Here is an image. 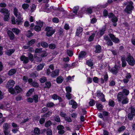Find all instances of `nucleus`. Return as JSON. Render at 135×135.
<instances>
[{
  "label": "nucleus",
  "mask_w": 135,
  "mask_h": 135,
  "mask_svg": "<svg viewBox=\"0 0 135 135\" xmlns=\"http://www.w3.org/2000/svg\"><path fill=\"white\" fill-rule=\"evenodd\" d=\"M117 99L119 101H122V103L123 104L128 103L129 102V99L127 97L123 95L121 92H119L117 95Z\"/></svg>",
  "instance_id": "nucleus-1"
},
{
  "label": "nucleus",
  "mask_w": 135,
  "mask_h": 135,
  "mask_svg": "<svg viewBox=\"0 0 135 135\" xmlns=\"http://www.w3.org/2000/svg\"><path fill=\"white\" fill-rule=\"evenodd\" d=\"M133 3L132 1H130L129 2H126L124 3L123 4L125 5H127L126 8L124 9V11L127 14H129L130 12L132 10L134 7L133 6Z\"/></svg>",
  "instance_id": "nucleus-2"
},
{
  "label": "nucleus",
  "mask_w": 135,
  "mask_h": 135,
  "mask_svg": "<svg viewBox=\"0 0 135 135\" xmlns=\"http://www.w3.org/2000/svg\"><path fill=\"white\" fill-rule=\"evenodd\" d=\"M14 13L15 15L17 17L16 19V22L17 25H19L22 22L23 18L20 14L18 11V10L16 8L14 9Z\"/></svg>",
  "instance_id": "nucleus-3"
},
{
  "label": "nucleus",
  "mask_w": 135,
  "mask_h": 135,
  "mask_svg": "<svg viewBox=\"0 0 135 135\" xmlns=\"http://www.w3.org/2000/svg\"><path fill=\"white\" fill-rule=\"evenodd\" d=\"M10 126L7 123H5L3 124V127L4 135L10 134V131L8 130L10 128Z\"/></svg>",
  "instance_id": "nucleus-4"
},
{
  "label": "nucleus",
  "mask_w": 135,
  "mask_h": 135,
  "mask_svg": "<svg viewBox=\"0 0 135 135\" xmlns=\"http://www.w3.org/2000/svg\"><path fill=\"white\" fill-rule=\"evenodd\" d=\"M46 31V35L49 37L51 36L55 32L54 29L53 30L52 27H47L45 29Z\"/></svg>",
  "instance_id": "nucleus-5"
},
{
  "label": "nucleus",
  "mask_w": 135,
  "mask_h": 135,
  "mask_svg": "<svg viewBox=\"0 0 135 135\" xmlns=\"http://www.w3.org/2000/svg\"><path fill=\"white\" fill-rule=\"evenodd\" d=\"M126 61L128 64L131 66H133L135 64V61L134 58L129 53L127 56L126 58Z\"/></svg>",
  "instance_id": "nucleus-6"
},
{
  "label": "nucleus",
  "mask_w": 135,
  "mask_h": 135,
  "mask_svg": "<svg viewBox=\"0 0 135 135\" xmlns=\"http://www.w3.org/2000/svg\"><path fill=\"white\" fill-rule=\"evenodd\" d=\"M109 35L111 40L113 42L115 43H118L120 42L119 39L115 37V36L113 34L109 33Z\"/></svg>",
  "instance_id": "nucleus-7"
},
{
  "label": "nucleus",
  "mask_w": 135,
  "mask_h": 135,
  "mask_svg": "<svg viewBox=\"0 0 135 135\" xmlns=\"http://www.w3.org/2000/svg\"><path fill=\"white\" fill-rule=\"evenodd\" d=\"M120 69L119 67L115 65L114 68H112L110 70V71L113 74L116 75L118 73V71Z\"/></svg>",
  "instance_id": "nucleus-8"
},
{
  "label": "nucleus",
  "mask_w": 135,
  "mask_h": 135,
  "mask_svg": "<svg viewBox=\"0 0 135 135\" xmlns=\"http://www.w3.org/2000/svg\"><path fill=\"white\" fill-rule=\"evenodd\" d=\"M20 59L21 61H23L24 64H27L29 62V60L28 57L25 56L24 55H22L20 57Z\"/></svg>",
  "instance_id": "nucleus-9"
},
{
  "label": "nucleus",
  "mask_w": 135,
  "mask_h": 135,
  "mask_svg": "<svg viewBox=\"0 0 135 135\" xmlns=\"http://www.w3.org/2000/svg\"><path fill=\"white\" fill-rule=\"evenodd\" d=\"M97 96L100 97L101 100L102 102H105V99L104 98V95L103 93L101 92L100 91H98L97 93Z\"/></svg>",
  "instance_id": "nucleus-10"
},
{
  "label": "nucleus",
  "mask_w": 135,
  "mask_h": 135,
  "mask_svg": "<svg viewBox=\"0 0 135 135\" xmlns=\"http://www.w3.org/2000/svg\"><path fill=\"white\" fill-rule=\"evenodd\" d=\"M15 82L13 80H10L8 82L7 84V88H12L14 85Z\"/></svg>",
  "instance_id": "nucleus-11"
},
{
  "label": "nucleus",
  "mask_w": 135,
  "mask_h": 135,
  "mask_svg": "<svg viewBox=\"0 0 135 135\" xmlns=\"http://www.w3.org/2000/svg\"><path fill=\"white\" fill-rule=\"evenodd\" d=\"M69 104L72 105V107L73 108L76 109L77 107L76 103L73 100L69 101Z\"/></svg>",
  "instance_id": "nucleus-12"
},
{
  "label": "nucleus",
  "mask_w": 135,
  "mask_h": 135,
  "mask_svg": "<svg viewBox=\"0 0 135 135\" xmlns=\"http://www.w3.org/2000/svg\"><path fill=\"white\" fill-rule=\"evenodd\" d=\"M59 71V70L57 69L52 71L51 74V76L53 78L55 77L58 75Z\"/></svg>",
  "instance_id": "nucleus-13"
},
{
  "label": "nucleus",
  "mask_w": 135,
  "mask_h": 135,
  "mask_svg": "<svg viewBox=\"0 0 135 135\" xmlns=\"http://www.w3.org/2000/svg\"><path fill=\"white\" fill-rule=\"evenodd\" d=\"M7 33L10 39L11 40H13L15 36L13 32L11 31L8 30L7 31Z\"/></svg>",
  "instance_id": "nucleus-14"
},
{
  "label": "nucleus",
  "mask_w": 135,
  "mask_h": 135,
  "mask_svg": "<svg viewBox=\"0 0 135 135\" xmlns=\"http://www.w3.org/2000/svg\"><path fill=\"white\" fill-rule=\"evenodd\" d=\"M0 12L3 13L4 15H10V13L9 12L8 9L5 8H2L0 10Z\"/></svg>",
  "instance_id": "nucleus-15"
},
{
  "label": "nucleus",
  "mask_w": 135,
  "mask_h": 135,
  "mask_svg": "<svg viewBox=\"0 0 135 135\" xmlns=\"http://www.w3.org/2000/svg\"><path fill=\"white\" fill-rule=\"evenodd\" d=\"M86 53L84 51H81L79 54L78 57L79 59H81L85 57L86 56Z\"/></svg>",
  "instance_id": "nucleus-16"
},
{
  "label": "nucleus",
  "mask_w": 135,
  "mask_h": 135,
  "mask_svg": "<svg viewBox=\"0 0 135 135\" xmlns=\"http://www.w3.org/2000/svg\"><path fill=\"white\" fill-rule=\"evenodd\" d=\"M15 91L17 93H20L22 91V89L18 85L15 87Z\"/></svg>",
  "instance_id": "nucleus-17"
},
{
  "label": "nucleus",
  "mask_w": 135,
  "mask_h": 135,
  "mask_svg": "<svg viewBox=\"0 0 135 135\" xmlns=\"http://www.w3.org/2000/svg\"><path fill=\"white\" fill-rule=\"evenodd\" d=\"M83 28H82L79 27L77 29L76 32V35L78 36L83 31Z\"/></svg>",
  "instance_id": "nucleus-18"
},
{
  "label": "nucleus",
  "mask_w": 135,
  "mask_h": 135,
  "mask_svg": "<svg viewBox=\"0 0 135 135\" xmlns=\"http://www.w3.org/2000/svg\"><path fill=\"white\" fill-rule=\"evenodd\" d=\"M120 92L122 93V94L125 96L127 97L129 93V90L125 89H123L122 91Z\"/></svg>",
  "instance_id": "nucleus-19"
},
{
  "label": "nucleus",
  "mask_w": 135,
  "mask_h": 135,
  "mask_svg": "<svg viewBox=\"0 0 135 135\" xmlns=\"http://www.w3.org/2000/svg\"><path fill=\"white\" fill-rule=\"evenodd\" d=\"M95 53H99L101 51V47L100 45L96 46L95 47Z\"/></svg>",
  "instance_id": "nucleus-20"
},
{
  "label": "nucleus",
  "mask_w": 135,
  "mask_h": 135,
  "mask_svg": "<svg viewBox=\"0 0 135 135\" xmlns=\"http://www.w3.org/2000/svg\"><path fill=\"white\" fill-rule=\"evenodd\" d=\"M15 69H11L8 72V75H12L14 74L16 72Z\"/></svg>",
  "instance_id": "nucleus-21"
},
{
  "label": "nucleus",
  "mask_w": 135,
  "mask_h": 135,
  "mask_svg": "<svg viewBox=\"0 0 135 135\" xmlns=\"http://www.w3.org/2000/svg\"><path fill=\"white\" fill-rule=\"evenodd\" d=\"M15 51L14 49H10L6 52V54L8 56L11 55Z\"/></svg>",
  "instance_id": "nucleus-22"
},
{
  "label": "nucleus",
  "mask_w": 135,
  "mask_h": 135,
  "mask_svg": "<svg viewBox=\"0 0 135 135\" xmlns=\"http://www.w3.org/2000/svg\"><path fill=\"white\" fill-rule=\"evenodd\" d=\"M41 44V46L43 48H46L49 46L48 44L45 42L42 41Z\"/></svg>",
  "instance_id": "nucleus-23"
},
{
  "label": "nucleus",
  "mask_w": 135,
  "mask_h": 135,
  "mask_svg": "<svg viewBox=\"0 0 135 135\" xmlns=\"http://www.w3.org/2000/svg\"><path fill=\"white\" fill-rule=\"evenodd\" d=\"M63 79L62 76H59L58 77L56 80L57 83H61L63 81Z\"/></svg>",
  "instance_id": "nucleus-24"
},
{
  "label": "nucleus",
  "mask_w": 135,
  "mask_h": 135,
  "mask_svg": "<svg viewBox=\"0 0 135 135\" xmlns=\"http://www.w3.org/2000/svg\"><path fill=\"white\" fill-rule=\"evenodd\" d=\"M86 64L87 65L90 67H91L93 65V61L91 59L87 61Z\"/></svg>",
  "instance_id": "nucleus-25"
},
{
  "label": "nucleus",
  "mask_w": 135,
  "mask_h": 135,
  "mask_svg": "<svg viewBox=\"0 0 135 135\" xmlns=\"http://www.w3.org/2000/svg\"><path fill=\"white\" fill-rule=\"evenodd\" d=\"M79 8V7L76 6L75 7L73 8V12L74 13V16L76 15Z\"/></svg>",
  "instance_id": "nucleus-26"
},
{
  "label": "nucleus",
  "mask_w": 135,
  "mask_h": 135,
  "mask_svg": "<svg viewBox=\"0 0 135 135\" xmlns=\"http://www.w3.org/2000/svg\"><path fill=\"white\" fill-rule=\"evenodd\" d=\"M44 65V63L38 65L37 68V70L38 71L41 70L43 68Z\"/></svg>",
  "instance_id": "nucleus-27"
},
{
  "label": "nucleus",
  "mask_w": 135,
  "mask_h": 135,
  "mask_svg": "<svg viewBox=\"0 0 135 135\" xmlns=\"http://www.w3.org/2000/svg\"><path fill=\"white\" fill-rule=\"evenodd\" d=\"M129 109L130 110V113L135 115V108L131 106L129 108Z\"/></svg>",
  "instance_id": "nucleus-28"
},
{
  "label": "nucleus",
  "mask_w": 135,
  "mask_h": 135,
  "mask_svg": "<svg viewBox=\"0 0 135 135\" xmlns=\"http://www.w3.org/2000/svg\"><path fill=\"white\" fill-rule=\"evenodd\" d=\"M134 115L132 113H129L127 115L128 118L129 120H131L133 119Z\"/></svg>",
  "instance_id": "nucleus-29"
},
{
  "label": "nucleus",
  "mask_w": 135,
  "mask_h": 135,
  "mask_svg": "<svg viewBox=\"0 0 135 135\" xmlns=\"http://www.w3.org/2000/svg\"><path fill=\"white\" fill-rule=\"evenodd\" d=\"M35 42V39H32L29 41L27 43V44L29 46H31L34 44Z\"/></svg>",
  "instance_id": "nucleus-30"
},
{
  "label": "nucleus",
  "mask_w": 135,
  "mask_h": 135,
  "mask_svg": "<svg viewBox=\"0 0 135 135\" xmlns=\"http://www.w3.org/2000/svg\"><path fill=\"white\" fill-rule=\"evenodd\" d=\"M28 56L29 60L31 61H32L33 60V55L31 53H28Z\"/></svg>",
  "instance_id": "nucleus-31"
},
{
  "label": "nucleus",
  "mask_w": 135,
  "mask_h": 135,
  "mask_svg": "<svg viewBox=\"0 0 135 135\" xmlns=\"http://www.w3.org/2000/svg\"><path fill=\"white\" fill-rule=\"evenodd\" d=\"M106 28L104 26L102 27V29L100 30V34L101 35H102L104 33L105 31Z\"/></svg>",
  "instance_id": "nucleus-32"
},
{
  "label": "nucleus",
  "mask_w": 135,
  "mask_h": 135,
  "mask_svg": "<svg viewBox=\"0 0 135 135\" xmlns=\"http://www.w3.org/2000/svg\"><path fill=\"white\" fill-rule=\"evenodd\" d=\"M56 45L53 44H50L49 45V48L51 49H55L56 47Z\"/></svg>",
  "instance_id": "nucleus-33"
},
{
  "label": "nucleus",
  "mask_w": 135,
  "mask_h": 135,
  "mask_svg": "<svg viewBox=\"0 0 135 135\" xmlns=\"http://www.w3.org/2000/svg\"><path fill=\"white\" fill-rule=\"evenodd\" d=\"M126 129L125 127L124 126H122L121 127H119L118 130V131L119 132L124 131Z\"/></svg>",
  "instance_id": "nucleus-34"
},
{
  "label": "nucleus",
  "mask_w": 135,
  "mask_h": 135,
  "mask_svg": "<svg viewBox=\"0 0 135 135\" xmlns=\"http://www.w3.org/2000/svg\"><path fill=\"white\" fill-rule=\"evenodd\" d=\"M34 133L35 134H40V130L38 128H36L34 129Z\"/></svg>",
  "instance_id": "nucleus-35"
},
{
  "label": "nucleus",
  "mask_w": 135,
  "mask_h": 135,
  "mask_svg": "<svg viewBox=\"0 0 135 135\" xmlns=\"http://www.w3.org/2000/svg\"><path fill=\"white\" fill-rule=\"evenodd\" d=\"M12 30L13 32L16 34H18L20 32V30L16 28H13Z\"/></svg>",
  "instance_id": "nucleus-36"
},
{
  "label": "nucleus",
  "mask_w": 135,
  "mask_h": 135,
  "mask_svg": "<svg viewBox=\"0 0 135 135\" xmlns=\"http://www.w3.org/2000/svg\"><path fill=\"white\" fill-rule=\"evenodd\" d=\"M95 36V33H93L90 37L88 38V41H91L93 40L94 39V37Z\"/></svg>",
  "instance_id": "nucleus-37"
},
{
  "label": "nucleus",
  "mask_w": 135,
  "mask_h": 135,
  "mask_svg": "<svg viewBox=\"0 0 135 135\" xmlns=\"http://www.w3.org/2000/svg\"><path fill=\"white\" fill-rule=\"evenodd\" d=\"M31 85L35 88H37L39 86L38 84L36 81H34L31 83Z\"/></svg>",
  "instance_id": "nucleus-38"
},
{
  "label": "nucleus",
  "mask_w": 135,
  "mask_h": 135,
  "mask_svg": "<svg viewBox=\"0 0 135 135\" xmlns=\"http://www.w3.org/2000/svg\"><path fill=\"white\" fill-rule=\"evenodd\" d=\"M41 27L39 26L36 25L34 27V30L38 32L41 30Z\"/></svg>",
  "instance_id": "nucleus-39"
},
{
  "label": "nucleus",
  "mask_w": 135,
  "mask_h": 135,
  "mask_svg": "<svg viewBox=\"0 0 135 135\" xmlns=\"http://www.w3.org/2000/svg\"><path fill=\"white\" fill-rule=\"evenodd\" d=\"M46 86L44 87V88H50L51 86V83L50 81L46 82L45 83Z\"/></svg>",
  "instance_id": "nucleus-40"
},
{
  "label": "nucleus",
  "mask_w": 135,
  "mask_h": 135,
  "mask_svg": "<svg viewBox=\"0 0 135 135\" xmlns=\"http://www.w3.org/2000/svg\"><path fill=\"white\" fill-rule=\"evenodd\" d=\"M52 124L51 121L49 120L45 124V126L46 127H47L50 126Z\"/></svg>",
  "instance_id": "nucleus-41"
},
{
  "label": "nucleus",
  "mask_w": 135,
  "mask_h": 135,
  "mask_svg": "<svg viewBox=\"0 0 135 135\" xmlns=\"http://www.w3.org/2000/svg\"><path fill=\"white\" fill-rule=\"evenodd\" d=\"M46 106L49 108H51L53 107L54 105V103L52 102H49L46 104Z\"/></svg>",
  "instance_id": "nucleus-42"
},
{
  "label": "nucleus",
  "mask_w": 135,
  "mask_h": 135,
  "mask_svg": "<svg viewBox=\"0 0 135 135\" xmlns=\"http://www.w3.org/2000/svg\"><path fill=\"white\" fill-rule=\"evenodd\" d=\"M54 120L57 122H60V119L59 117L57 115H55L54 117Z\"/></svg>",
  "instance_id": "nucleus-43"
},
{
  "label": "nucleus",
  "mask_w": 135,
  "mask_h": 135,
  "mask_svg": "<svg viewBox=\"0 0 135 135\" xmlns=\"http://www.w3.org/2000/svg\"><path fill=\"white\" fill-rule=\"evenodd\" d=\"M34 89H31L27 92L26 95L27 96H30V95L32 93Z\"/></svg>",
  "instance_id": "nucleus-44"
},
{
  "label": "nucleus",
  "mask_w": 135,
  "mask_h": 135,
  "mask_svg": "<svg viewBox=\"0 0 135 135\" xmlns=\"http://www.w3.org/2000/svg\"><path fill=\"white\" fill-rule=\"evenodd\" d=\"M8 91L11 94H13L15 93V89L12 88H8Z\"/></svg>",
  "instance_id": "nucleus-45"
},
{
  "label": "nucleus",
  "mask_w": 135,
  "mask_h": 135,
  "mask_svg": "<svg viewBox=\"0 0 135 135\" xmlns=\"http://www.w3.org/2000/svg\"><path fill=\"white\" fill-rule=\"evenodd\" d=\"M97 107V108L100 111L103 108V106L101 105V104H99L97 105L96 104Z\"/></svg>",
  "instance_id": "nucleus-46"
},
{
  "label": "nucleus",
  "mask_w": 135,
  "mask_h": 135,
  "mask_svg": "<svg viewBox=\"0 0 135 135\" xmlns=\"http://www.w3.org/2000/svg\"><path fill=\"white\" fill-rule=\"evenodd\" d=\"M35 60L37 62H40L42 60V57H38V56H36L35 57Z\"/></svg>",
  "instance_id": "nucleus-47"
},
{
  "label": "nucleus",
  "mask_w": 135,
  "mask_h": 135,
  "mask_svg": "<svg viewBox=\"0 0 135 135\" xmlns=\"http://www.w3.org/2000/svg\"><path fill=\"white\" fill-rule=\"evenodd\" d=\"M67 54L70 56H71L73 54V52L70 50H67Z\"/></svg>",
  "instance_id": "nucleus-48"
},
{
  "label": "nucleus",
  "mask_w": 135,
  "mask_h": 135,
  "mask_svg": "<svg viewBox=\"0 0 135 135\" xmlns=\"http://www.w3.org/2000/svg\"><path fill=\"white\" fill-rule=\"evenodd\" d=\"M33 35V33L30 31H28L26 34V36L28 37H30L32 36Z\"/></svg>",
  "instance_id": "nucleus-49"
},
{
  "label": "nucleus",
  "mask_w": 135,
  "mask_h": 135,
  "mask_svg": "<svg viewBox=\"0 0 135 135\" xmlns=\"http://www.w3.org/2000/svg\"><path fill=\"white\" fill-rule=\"evenodd\" d=\"M106 44L108 46H112L113 45V43L110 39L107 41Z\"/></svg>",
  "instance_id": "nucleus-50"
},
{
  "label": "nucleus",
  "mask_w": 135,
  "mask_h": 135,
  "mask_svg": "<svg viewBox=\"0 0 135 135\" xmlns=\"http://www.w3.org/2000/svg\"><path fill=\"white\" fill-rule=\"evenodd\" d=\"M38 96L37 95H33V98L35 103H36L38 102Z\"/></svg>",
  "instance_id": "nucleus-51"
},
{
  "label": "nucleus",
  "mask_w": 135,
  "mask_h": 135,
  "mask_svg": "<svg viewBox=\"0 0 135 135\" xmlns=\"http://www.w3.org/2000/svg\"><path fill=\"white\" fill-rule=\"evenodd\" d=\"M47 79L46 77H42L40 79V81L42 83H44L45 81H46Z\"/></svg>",
  "instance_id": "nucleus-52"
},
{
  "label": "nucleus",
  "mask_w": 135,
  "mask_h": 135,
  "mask_svg": "<svg viewBox=\"0 0 135 135\" xmlns=\"http://www.w3.org/2000/svg\"><path fill=\"white\" fill-rule=\"evenodd\" d=\"M66 97L69 100L71 99V95L70 93H67L66 95Z\"/></svg>",
  "instance_id": "nucleus-53"
},
{
  "label": "nucleus",
  "mask_w": 135,
  "mask_h": 135,
  "mask_svg": "<svg viewBox=\"0 0 135 135\" xmlns=\"http://www.w3.org/2000/svg\"><path fill=\"white\" fill-rule=\"evenodd\" d=\"M29 7V4H24L22 5V7L24 9H27Z\"/></svg>",
  "instance_id": "nucleus-54"
},
{
  "label": "nucleus",
  "mask_w": 135,
  "mask_h": 135,
  "mask_svg": "<svg viewBox=\"0 0 135 135\" xmlns=\"http://www.w3.org/2000/svg\"><path fill=\"white\" fill-rule=\"evenodd\" d=\"M52 114V112H51L49 111L47 113L45 114L44 115V116L46 118L49 117Z\"/></svg>",
  "instance_id": "nucleus-55"
},
{
  "label": "nucleus",
  "mask_w": 135,
  "mask_h": 135,
  "mask_svg": "<svg viewBox=\"0 0 135 135\" xmlns=\"http://www.w3.org/2000/svg\"><path fill=\"white\" fill-rule=\"evenodd\" d=\"M112 21L113 23H116L118 21V19L117 17L114 16L112 18Z\"/></svg>",
  "instance_id": "nucleus-56"
},
{
  "label": "nucleus",
  "mask_w": 135,
  "mask_h": 135,
  "mask_svg": "<svg viewBox=\"0 0 135 135\" xmlns=\"http://www.w3.org/2000/svg\"><path fill=\"white\" fill-rule=\"evenodd\" d=\"M46 134L47 135H52V131L51 130L50 128L47 129Z\"/></svg>",
  "instance_id": "nucleus-57"
},
{
  "label": "nucleus",
  "mask_w": 135,
  "mask_h": 135,
  "mask_svg": "<svg viewBox=\"0 0 135 135\" xmlns=\"http://www.w3.org/2000/svg\"><path fill=\"white\" fill-rule=\"evenodd\" d=\"M89 103L90 106H92L95 104V103L93 100L91 99Z\"/></svg>",
  "instance_id": "nucleus-58"
},
{
  "label": "nucleus",
  "mask_w": 135,
  "mask_h": 135,
  "mask_svg": "<svg viewBox=\"0 0 135 135\" xmlns=\"http://www.w3.org/2000/svg\"><path fill=\"white\" fill-rule=\"evenodd\" d=\"M36 23L37 25H39V26H40L41 27H42L43 25V22L40 21H36Z\"/></svg>",
  "instance_id": "nucleus-59"
},
{
  "label": "nucleus",
  "mask_w": 135,
  "mask_h": 135,
  "mask_svg": "<svg viewBox=\"0 0 135 135\" xmlns=\"http://www.w3.org/2000/svg\"><path fill=\"white\" fill-rule=\"evenodd\" d=\"M45 121V119L44 118H41L39 120V123L41 124H43Z\"/></svg>",
  "instance_id": "nucleus-60"
},
{
  "label": "nucleus",
  "mask_w": 135,
  "mask_h": 135,
  "mask_svg": "<svg viewBox=\"0 0 135 135\" xmlns=\"http://www.w3.org/2000/svg\"><path fill=\"white\" fill-rule=\"evenodd\" d=\"M10 15H4V20L5 21H7Z\"/></svg>",
  "instance_id": "nucleus-61"
},
{
  "label": "nucleus",
  "mask_w": 135,
  "mask_h": 135,
  "mask_svg": "<svg viewBox=\"0 0 135 135\" xmlns=\"http://www.w3.org/2000/svg\"><path fill=\"white\" fill-rule=\"evenodd\" d=\"M64 128V126L61 125H59L57 127V129L59 130L63 129Z\"/></svg>",
  "instance_id": "nucleus-62"
},
{
  "label": "nucleus",
  "mask_w": 135,
  "mask_h": 135,
  "mask_svg": "<svg viewBox=\"0 0 135 135\" xmlns=\"http://www.w3.org/2000/svg\"><path fill=\"white\" fill-rule=\"evenodd\" d=\"M86 11L87 13L91 14L92 12V9L91 7L89 8L86 9Z\"/></svg>",
  "instance_id": "nucleus-63"
},
{
  "label": "nucleus",
  "mask_w": 135,
  "mask_h": 135,
  "mask_svg": "<svg viewBox=\"0 0 135 135\" xmlns=\"http://www.w3.org/2000/svg\"><path fill=\"white\" fill-rule=\"evenodd\" d=\"M53 22L55 23H58L59 22V19L57 17H55L52 19Z\"/></svg>",
  "instance_id": "nucleus-64"
}]
</instances>
